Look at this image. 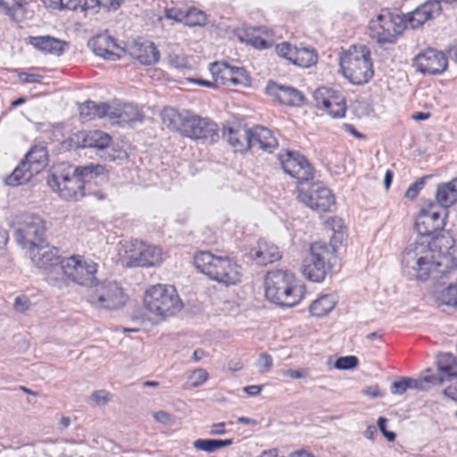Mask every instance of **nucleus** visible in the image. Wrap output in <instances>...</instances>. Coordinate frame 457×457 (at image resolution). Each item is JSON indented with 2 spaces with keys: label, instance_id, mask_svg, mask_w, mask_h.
<instances>
[{
  "label": "nucleus",
  "instance_id": "nucleus-1",
  "mask_svg": "<svg viewBox=\"0 0 457 457\" xmlns=\"http://www.w3.org/2000/svg\"><path fill=\"white\" fill-rule=\"evenodd\" d=\"M447 220L448 210L433 201L422 204L413 216L414 231L430 239L408 245L403 260L412 264L414 278L420 283L436 281L457 270L455 241L449 234H442Z\"/></svg>",
  "mask_w": 457,
  "mask_h": 457
},
{
  "label": "nucleus",
  "instance_id": "nucleus-2",
  "mask_svg": "<svg viewBox=\"0 0 457 457\" xmlns=\"http://www.w3.org/2000/svg\"><path fill=\"white\" fill-rule=\"evenodd\" d=\"M265 300L276 306L292 308L306 296V286L292 270L273 269L265 273L262 282Z\"/></svg>",
  "mask_w": 457,
  "mask_h": 457
},
{
  "label": "nucleus",
  "instance_id": "nucleus-3",
  "mask_svg": "<svg viewBox=\"0 0 457 457\" xmlns=\"http://www.w3.org/2000/svg\"><path fill=\"white\" fill-rule=\"evenodd\" d=\"M162 123L170 131L194 141L214 140L218 137L215 122L187 110L164 107L160 113Z\"/></svg>",
  "mask_w": 457,
  "mask_h": 457
},
{
  "label": "nucleus",
  "instance_id": "nucleus-4",
  "mask_svg": "<svg viewBox=\"0 0 457 457\" xmlns=\"http://www.w3.org/2000/svg\"><path fill=\"white\" fill-rule=\"evenodd\" d=\"M182 308V300L172 285L158 283L145 291L143 316L153 324H159L168 320Z\"/></svg>",
  "mask_w": 457,
  "mask_h": 457
},
{
  "label": "nucleus",
  "instance_id": "nucleus-5",
  "mask_svg": "<svg viewBox=\"0 0 457 457\" xmlns=\"http://www.w3.org/2000/svg\"><path fill=\"white\" fill-rule=\"evenodd\" d=\"M194 266L207 278L224 287L237 286L244 278L242 265L228 255L200 252L194 256Z\"/></svg>",
  "mask_w": 457,
  "mask_h": 457
},
{
  "label": "nucleus",
  "instance_id": "nucleus-6",
  "mask_svg": "<svg viewBox=\"0 0 457 457\" xmlns=\"http://www.w3.org/2000/svg\"><path fill=\"white\" fill-rule=\"evenodd\" d=\"M338 73L352 86L368 84L374 76L370 49L362 44L343 48L337 57Z\"/></svg>",
  "mask_w": 457,
  "mask_h": 457
},
{
  "label": "nucleus",
  "instance_id": "nucleus-7",
  "mask_svg": "<svg viewBox=\"0 0 457 457\" xmlns=\"http://www.w3.org/2000/svg\"><path fill=\"white\" fill-rule=\"evenodd\" d=\"M113 258L117 263L126 268L151 269L164 262V253L156 245L131 240L120 243Z\"/></svg>",
  "mask_w": 457,
  "mask_h": 457
},
{
  "label": "nucleus",
  "instance_id": "nucleus-8",
  "mask_svg": "<svg viewBox=\"0 0 457 457\" xmlns=\"http://www.w3.org/2000/svg\"><path fill=\"white\" fill-rule=\"evenodd\" d=\"M24 256L41 270L46 281L56 288L64 287L63 278L59 274L62 260L55 247L51 246L46 239L22 250Z\"/></svg>",
  "mask_w": 457,
  "mask_h": 457
},
{
  "label": "nucleus",
  "instance_id": "nucleus-9",
  "mask_svg": "<svg viewBox=\"0 0 457 457\" xmlns=\"http://www.w3.org/2000/svg\"><path fill=\"white\" fill-rule=\"evenodd\" d=\"M336 257L322 247L309 243L307 255L299 264V273L310 284H322L331 278L334 268L331 259Z\"/></svg>",
  "mask_w": 457,
  "mask_h": 457
},
{
  "label": "nucleus",
  "instance_id": "nucleus-10",
  "mask_svg": "<svg viewBox=\"0 0 457 457\" xmlns=\"http://www.w3.org/2000/svg\"><path fill=\"white\" fill-rule=\"evenodd\" d=\"M8 226L13 233L14 240L22 251L45 239L46 225L38 215L21 212L12 214Z\"/></svg>",
  "mask_w": 457,
  "mask_h": 457
},
{
  "label": "nucleus",
  "instance_id": "nucleus-11",
  "mask_svg": "<svg viewBox=\"0 0 457 457\" xmlns=\"http://www.w3.org/2000/svg\"><path fill=\"white\" fill-rule=\"evenodd\" d=\"M370 37L379 46L394 45L403 34L400 13L387 9L375 13L368 22Z\"/></svg>",
  "mask_w": 457,
  "mask_h": 457
},
{
  "label": "nucleus",
  "instance_id": "nucleus-12",
  "mask_svg": "<svg viewBox=\"0 0 457 457\" xmlns=\"http://www.w3.org/2000/svg\"><path fill=\"white\" fill-rule=\"evenodd\" d=\"M98 265L84 255L72 254L62 260L60 275L63 278L64 287L67 280L87 287L96 285Z\"/></svg>",
  "mask_w": 457,
  "mask_h": 457
},
{
  "label": "nucleus",
  "instance_id": "nucleus-13",
  "mask_svg": "<svg viewBox=\"0 0 457 457\" xmlns=\"http://www.w3.org/2000/svg\"><path fill=\"white\" fill-rule=\"evenodd\" d=\"M296 197L303 205L315 212L328 213L337 207L335 193L320 183L299 184L296 187Z\"/></svg>",
  "mask_w": 457,
  "mask_h": 457
},
{
  "label": "nucleus",
  "instance_id": "nucleus-14",
  "mask_svg": "<svg viewBox=\"0 0 457 457\" xmlns=\"http://www.w3.org/2000/svg\"><path fill=\"white\" fill-rule=\"evenodd\" d=\"M312 99L315 109L327 119L338 120L345 117L346 98L339 89L328 86L320 87L314 90Z\"/></svg>",
  "mask_w": 457,
  "mask_h": 457
},
{
  "label": "nucleus",
  "instance_id": "nucleus-15",
  "mask_svg": "<svg viewBox=\"0 0 457 457\" xmlns=\"http://www.w3.org/2000/svg\"><path fill=\"white\" fill-rule=\"evenodd\" d=\"M274 52L278 58L299 69L314 67L319 60V55L313 48L289 41L277 44Z\"/></svg>",
  "mask_w": 457,
  "mask_h": 457
},
{
  "label": "nucleus",
  "instance_id": "nucleus-16",
  "mask_svg": "<svg viewBox=\"0 0 457 457\" xmlns=\"http://www.w3.org/2000/svg\"><path fill=\"white\" fill-rule=\"evenodd\" d=\"M322 226L328 240L319 237L310 243L337 255L338 248L343 246L348 239V228L344 218L339 215L327 216L322 221Z\"/></svg>",
  "mask_w": 457,
  "mask_h": 457
},
{
  "label": "nucleus",
  "instance_id": "nucleus-17",
  "mask_svg": "<svg viewBox=\"0 0 457 457\" xmlns=\"http://www.w3.org/2000/svg\"><path fill=\"white\" fill-rule=\"evenodd\" d=\"M210 72L218 85L237 88L251 89L253 81L244 67L231 65L228 62H214Z\"/></svg>",
  "mask_w": 457,
  "mask_h": 457
},
{
  "label": "nucleus",
  "instance_id": "nucleus-18",
  "mask_svg": "<svg viewBox=\"0 0 457 457\" xmlns=\"http://www.w3.org/2000/svg\"><path fill=\"white\" fill-rule=\"evenodd\" d=\"M91 304L96 308L113 311L122 308L127 302L123 290L115 283L104 282L93 287Z\"/></svg>",
  "mask_w": 457,
  "mask_h": 457
},
{
  "label": "nucleus",
  "instance_id": "nucleus-19",
  "mask_svg": "<svg viewBox=\"0 0 457 457\" xmlns=\"http://www.w3.org/2000/svg\"><path fill=\"white\" fill-rule=\"evenodd\" d=\"M112 142V137L98 129L80 130L71 135L62 142L66 149L87 148L95 151H104Z\"/></svg>",
  "mask_w": 457,
  "mask_h": 457
},
{
  "label": "nucleus",
  "instance_id": "nucleus-20",
  "mask_svg": "<svg viewBox=\"0 0 457 457\" xmlns=\"http://www.w3.org/2000/svg\"><path fill=\"white\" fill-rule=\"evenodd\" d=\"M48 185L61 197L68 201H79L85 195L83 181L74 170L71 174L60 171L53 173L49 177Z\"/></svg>",
  "mask_w": 457,
  "mask_h": 457
},
{
  "label": "nucleus",
  "instance_id": "nucleus-21",
  "mask_svg": "<svg viewBox=\"0 0 457 457\" xmlns=\"http://www.w3.org/2000/svg\"><path fill=\"white\" fill-rule=\"evenodd\" d=\"M87 46L95 55L106 61H119L127 54V48L108 31L90 37Z\"/></svg>",
  "mask_w": 457,
  "mask_h": 457
},
{
  "label": "nucleus",
  "instance_id": "nucleus-22",
  "mask_svg": "<svg viewBox=\"0 0 457 457\" xmlns=\"http://www.w3.org/2000/svg\"><path fill=\"white\" fill-rule=\"evenodd\" d=\"M244 256L259 265L266 266L282 260L283 254L279 247L271 241L259 238L243 249Z\"/></svg>",
  "mask_w": 457,
  "mask_h": 457
},
{
  "label": "nucleus",
  "instance_id": "nucleus-23",
  "mask_svg": "<svg viewBox=\"0 0 457 457\" xmlns=\"http://www.w3.org/2000/svg\"><path fill=\"white\" fill-rule=\"evenodd\" d=\"M222 137L235 154L245 155L252 146V130L240 123H228L222 127Z\"/></svg>",
  "mask_w": 457,
  "mask_h": 457
},
{
  "label": "nucleus",
  "instance_id": "nucleus-24",
  "mask_svg": "<svg viewBox=\"0 0 457 457\" xmlns=\"http://www.w3.org/2000/svg\"><path fill=\"white\" fill-rule=\"evenodd\" d=\"M278 160L282 170L297 180L298 185L307 182L312 178V168L303 156L285 150L279 153Z\"/></svg>",
  "mask_w": 457,
  "mask_h": 457
},
{
  "label": "nucleus",
  "instance_id": "nucleus-25",
  "mask_svg": "<svg viewBox=\"0 0 457 457\" xmlns=\"http://www.w3.org/2000/svg\"><path fill=\"white\" fill-rule=\"evenodd\" d=\"M412 64L418 72L425 75H441L448 69L445 54L435 49H428L417 54Z\"/></svg>",
  "mask_w": 457,
  "mask_h": 457
},
{
  "label": "nucleus",
  "instance_id": "nucleus-26",
  "mask_svg": "<svg viewBox=\"0 0 457 457\" xmlns=\"http://www.w3.org/2000/svg\"><path fill=\"white\" fill-rule=\"evenodd\" d=\"M442 12V7L437 1H428L411 12L400 14L403 32L406 29H417L422 27L427 21L438 16Z\"/></svg>",
  "mask_w": 457,
  "mask_h": 457
},
{
  "label": "nucleus",
  "instance_id": "nucleus-27",
  "mask_svg": "<svg viewBox=\"0 0 457 457\" xmlns=\"http://www.w3.org/2000/svg\"><path fill=\"white\" fill-rule=\"evenodd\" d=\"M126 55L144 66H154L161 60V52L157 45L147 38L134 39L127 48Z\"/></svg>",
  "mask_w": 457,
  "mask_h": 457
},
{
  "label": "nucleus",
  "instance_id": "nucleus-28",
  "mask_svg": "<svg viewBox=\"0 0 457 457\" xmlns=\"http://www.w3.org/2000/svg\"><path fill=\"white\" fill-rule=\"evenodd\" d=\"M265 94L277 101L279 104L290 108H301L306 104L304 95L299 90L269 82L265 87Z\"/></svg>",
  "mask_w": 457,
  "mask_h": 457
},
{
  "label": "nucleus",
  "instance_id": "nucleus-29",
  "mask_svg": "<svg viewBox=\"0 0 457 457\" xmlns=\"http://www.w3.org/2000/svg\"><path fill=\"white\" fill-rule=\"evenodd\" d=\"M27 43L34 50L53 59L62 58L69 48L68 41L49 35L29 37Z\"/></svg>",
  "mask_w": 457,
  "mask_h": 457
},
{
  "label": "nucleus",
  "instance_id": "nucleus-30",
  "mask_svg": "<svg viewBox=\"0 0 457 457\" xmlns=\"http://www.w3.org/2000/svg\"><path fill=\"white\" fill-rule=\"evenodd\" d=\"M453 378H457V359L451 353H444L437 361L436 372L425 376L423 381L438 386Z\"/></svg>",
  "mask_w": 457,
  "mask_h": 457
},
{
  "label": "nucleus",
  "instance_id": "nucleus-31",
  "mask_svg": "<svg viewBox=\"0 0 457 457\" xmlns=\"http://www.w3.org/2000/svg\"><path fill=\"white\" fill-rule=\"evenodd\" d=\"M237 37L243 43L257 50L268 49L272 46L273 32L259 27L241 28L237 30Z\"/></svg>",
  "mask_w": 457,
  "mask_h": 457
},
{
  "label": "nucleus",
  "instance_id": "nucleus-32",
  "mask_svg": "<svg viewBox=\"0 0 457 457\" xmlns=\"http://www.w3.org/2000/svg\"><path fill=\"white\" fill-rule=\"evenodd\" d=\"M430 299L438 309L457 311V281L435 285Z\"/></svg>",
  "mask_w": 457,
  "mask_h": 457
},
{
  "label": "nucleus",
  "instance_id": "nucleus-33",
  "mask_svg": "<svg viewBox=\"0 0 457 457\" xmlns=\"http://www.w3.org/2000/svg\"><path fill=\"white\" fill-rule=\"evenodd\" d=\"M338 297L335 293L319 295L310 302L307 313L314 320L324 319L336 309Z\"/></svg>",
  "mask_w": 457,
  "mask_h": 457
},
{
  "label": "nucleus",
  "instance_id": "nucleus-34",
  "mask_svg": "<svg viewBox=\"0 0 457 457\" xmlns=\"http://www.w3.org/2000/svg\"><path fill=\"white\" fill-rule=\"evenodd\" d=\"M165 17L188 27H203L207 23L205 13L195 8H171L165 12Z\"/></svg>",
  "mask_w": 457,
  "mask_h": 457
},
{
  "label": "nucleus",
  "instance_id": "nucleus-35",
  "mask_svg": "<svg viewBox=\"0 0 457 457\" xmlns=\"http://www.w3.org/2000/svg\"><path fill=\"white\" fill-rule=\"evenodd\" d=\"M22 162L35 173L40 174L49 163V153L45 145L32 146L25 154Z\"/></svg>",
  "mask_w": 457,
  "mask_h": 457
},
{
  "label": "nucleus",
  "instance_id": "nucleus-36",
  "mask_svg": "<svg viewBox=\"0 0 457 457\" xmlns=\"http://www.w3.org/2000/svg\"><path fill=\"white\" fill-rule=\"evenodd\" d=\"M434 203L447 210L448 207L457 203V178L439 184L435 192Z\"/></svg>",
  "mask_w": 457,
  "mask_h": 457
},
{
  "label": "nucleus",
  "instance_id": "nucleus-37",
  "mask_svg": "<svg viewBox=\"0 0 457 457\" xmlns=\"http://www.w3.org/2000/svg\"><path fill=\"white\" fill-rule=\"evenodd\" d=\"M110 115L119 124H130L142 120L139 110L135 105L127 103L113 106Z\"/></svg>",
  "mask_w": 457,
  "mask_h": 457
},
{
  "label": "nucleus",
  "instance_id": "nucleus-38",
  "mask_svg": "<svg viewBox=\"0 0 457 457\" xmlns=\"http://www.w3.org/2000/svg\"><path fill=\"white\" fill-rule=\"evenodd\" d=\"M253 140L257 147L267 154L272 153L278 147V141L273 133L262 127L255 128L252 130Z\"/></svg>",
  "mask_w": 457,
  "mask_h": 457
},
{
  "label": "nucleus",
  "instance_id": "nucleus-39",
  "mask_svg": "<svg viewBox=\"0 0 457 457\" xmlns=\"http://www.w3.org/2000/svg\"><path fill=\"white\" fill-rule=\"evenodd\" d=\"M35 173L21 161L19 165L4 178V185L9 187H18L28 184Z\"/></svg>",
  "mask_w": 457,
  "mask_h": 457
},
{
  "label": "nucleus",
  "instance_id": "nucleus-40",
  "mask_svg": "<svg viewBox=\"0 0 457 457\" xmlns=\"http://www.w3.org/2000/svg\"><path fill=\"white\" fill-rule=\"evenodd\" d=\"M28 3L26 0H0V12L12 21H21L26 13Z\"/></svg>",
  "mask_w": 457,
  "mask_h": 457
},
{
  "label": "nucleus",
  "instance_id": "nucleus-41",
  "mask_svg": "<svg viewBox=\"0 0 457 457\" xmlns=\"http://www.w3.org/2000/svg\"><path fill=\"white\" fill-rule=\"evenodd\" d=\"M220 315L228 320H236L244 313L240 298L232 296L225 299L220 306Z\"/></svg>",
  "mask_w": 457,
  "mask_h": 457
},
{
  "label": "nucleus",
  "instance_id": "nucleus-42",
  "mask_svg": "<svg viewBox=\"0 0 457 457\" xmlns=\"http://www.w3.org/2000/svg\"><path fill=\"white\" fill-rule=\"evenodd\" d=\"M326 365L329 369L338 371H348L355 370L359 365V360L355 355L338 356L328 358Z\"/></svg>",
  "mask_w": 457,
  "mask_h": 457
},
{
  "label": "nucleus",
  "instance_id": "nucleus-43",
  "mask_svg": "<svg viewBox=\"0 0 457 457\" xmlns=\"http://www.w3.org/2000/svg\"><path fill=\"white\" fill-rule=\"evenodd\" d=\"M234 443L232 438L224 440L219 439H197L194 441L193 446L195 450L204 453H212L220 448H226L232 445Z\"/></svg>",
  "mask_w": 457,
  "mask_h": 457
},
{
  "label": "nucleus",
  "instance_id": "nucleus-44",
  "mask_svg": "<svg viewBox=\"0 0 457 457\" xmlns=\"http://www.w3.org/2000/svg\"><path fill=\"white\" fill-rule=\"evenodd\" d=\"M74 171L76 175L83 181L99 176H106V170L100 164H91L87 166L77 167Z\"/></svg>",
  "mask_w": 457,
  "mask_h": 457
},
{
  "label": "nucleus",
  "instance_id": "nucleus-45",
  "mask_svg": "<svg viewBox=\"0 0 457 457\" xmlns=\"http://www.w3.org/2000/svg\"><path fill=\"white\" fill-rule=\"evenodd\" d=\"M42 6L52 12H72L74 0H40Z\"/></svg>",
  "mask_w": 457,
  "mask_h": 457
},
{
  "label": "nucleus",
  "instance_id": "nucleus-46",
  "mask_svg": "<svg viewBox=\"0 0 457 457\" xmlns=\"http://www.w3.org/2000/svg\"><path fill=\"white\" fill-rule=\"evenodd\" d=\"M351 112L357 120H365L371 116L373 109L370 103L356 100L351 106Z\"/></svg>",
  "mask_w": 457,
  "mask_h": 457
},
{
  "label": "nucleus",
  "instance_id": "nucleus-47",
  "mask_svg": "<svg viewBox=\"0 0 457 457\" xmlns=\"http://www.w3.org/2000/svg\"><path fill=\"white\" fill-rule=\"evenodd\" d=\"M112 395L106 389H97L93 391L89 397L88 402L94 407H104L110 403L112 401Z\"/></svg>",
  "mask_w": 457,
  "mask_h": 457
},
{
  "label": "nucleus",
  "instance_id": "nucleus-48",
  "mask_svg": "<svg viewBox=\"0 0 457 457\" xmlns=\"http://www.w3.org/2000/svg\"><path fill=\"white\" fill-rule=\"evenodd\" d=\"M409 388H420V383L411 378H402L393 383L391 392L393 395H403Z\"/></svg>",
  "mask_w": 457,
  "mask_h": 457
},
{
  "label": "nucleus",
  "instance_id": "nucleus-49",
  "mask_svg": "<svg viewBox=\"0 0 457 457\" xmlns=\"http://www.w3.org/2000/svg\"><path fill=\"white\" fill-rule=\"evenodd\" d=\"M168 65L175 70H185L189 67L187 57L180 54H171L168 56Z\"/></svg>",
  "mask_w": 457,
  "mask_h": 457
},
{
  "label": "nucleus",
  "instance_id": "nucleus-50",
  "mask_svg": "<svg viewBox=\"0 0 457 457\" xmlns=\"http://www.w3.org/2000/svg\"><path fill=\"white\" fill-rule=\"evenodd\" d=\"M96 0H74L73 12L90 13L96 12Z\"/></svg>",
  "mask_w": 457,
  "mask_h": 457
},
{
  "label": "nucleus",
  "instance_id": "nucleus-51",
  "mask_svg": "<svg viewBox=\"0 0 457 457\" xmlns=\"http://www.w3.org/2000/svg\"><path fill=\"white\" fill-rule=\"evenodd\" d=\"M208 372L203 369H197L188 376V381L192 387H198L202 386L208 380Z\"/></svg>",
  "mask_w": 457,
  "mask_h": 457
},
{
  "label": "nucleus",
  "instance_id": "nucleus-52",
  "mask_svg": "<svg viewBox=\"0 0 457 457\" xmlns=\"http://www.w3.org/2000/svg\"><path fill=\"white\" fill-rule=\"evenodd\" d=\"M154 420L162 426H170L175 423L174 416L167 411L158 410L152 413Z\"/></svg>",
  "mask_w": 457,
  "mask_h": 457
},
{
  "label": "nucleus",
  "instance_id": "nucleus-53",
  "mask_svg": "<svg viewBox=\"0 0 457 457\" xmlns=\"http://www.w3.org/2000/svg\"><path fill=\"white\" fill-rule=\"evenodd\" d=\"M125 0H96V12L100 9H105L107 11H116Z\"/></svg>",
  "mask_w": 457,
  "mask_h": 457
},
{
  "label": "nucleus",
  "instance_id": "nucleus-54",
  "mask_svg": "<svg viewBox=\"0 0 457 457\" xmlns=\"http://www.w3.org/2000/svg\"><path fill=\"white\" fill-rule=\"evenodd\" d=\"M126 452L117 445H111L104 449L103 457H126Z\"/></svg>",
  "mask_w": 457,
  "mask_h": 457
},
{
  "label": "nucleus",
  "instance_id": "nucleus-55",
  "mask_svg": "<svg viewBox=\"0 0 457 457\" xmlns=\"http://www.w3.org/2000/svg\"><path fill=\"white\" fill-rule=\"evenodd\" d=\"M386 419L383 417H380L378 420V426L382 432L383 436L388 442H393L395 438V434L392 431H387V428H386Z\"/></svg>",
  "mask_w": 457,
  "mask_h": 457
},
{
  "label": "nucleus",
  "instance_id": "nucleus-56",
  "mask_svg": "<svg viewBox=\"0 0 457 457\" xmlns=\"http://www.w3.org/2000/svg\"><path fill=\"white\" fill-rule=\"evenodd\" d=\"M423 187V182L422 181H417L413 183L406 191H405V197L408 199H413L415 198L419 192Z\"/></svg>",
  "mask_w": 457,
  "mask_h": 457
},
{
  "label": "nucleus",
  "instance_id": "nucleus-57",
  "mask_svg": "<svg viewBox=\"0 0 457 457\" xmlns=\"http://www.w3.org/2000/svg\"><path fill=\"white\" fill-rule=\"evenodd\" d=\"M227 433L226 424L224 422H215L210 427L212 436H224Z\"/></svg>",
  "mask_w": 457,
  "mask_h": 457
},
{
  "label": "nucleus",
  "instance_id": "nucleus-58",
  "mask_svg": "<svg viewBox=\"0 0 457 457\" xmlns=\"http://www.w3.org/2000/svg\"><path fill=\"white\" fill-rule=\"evenodd\" d=\"M256 365L263 370H268L272 366V359L268 354H262L258 358Z\"/></svg>",
  "mask_w": 457,
  "mask_h": 457
},
{
  "label": "nucleus",
  "instance_id": "nucleus-59",
  "mask_svg": "<svg viewBox=\"0 0 457 457\" xmlns=\"http://www.w3.org/2000/svg\"><path fill=\"white\" fill-rule=\"evenodd\" d=\"M9 233L5 229H0V253H4L9 245Z\"/></svg>",
  "mask_w": 457,
  "mask_h": 457
},
{
  "label": "nucleus",
  "instance_id": "nucleus-60",
  "mask_svg": "<svg viewBox=\"0 0 457 457\" xmlns=\"http://www.w3.org/2000/svg\"><path fill=\"white\" fill-rule=\"evenodd\" d=\"M187 81L191 84L201 86V87H209V88H216V87L218 85V83H216L214 79H213V81H210V80H205V79H188Z\"/></svg>",
  "mask_w": 457,
  "mask_h": 457
},
{
  "label": "nucleus",
  "instance_id": "nucleus-61",
  "mask_svg": "<svg viewBox=\"0 0 457 457\" xmlns=\"http://www.w3.org/2000/svg\"><path fill=\"white\" fill-rule=\"evenodd\" d=\"M14 309L18 312H25L29 307V303L26 298L17 297L13 303Z\"/></svg>",
  "mask_w": 457,
  "mask_h": 457
},
{
  "label": "nucleus",
  "instance_id": "nucleus-62",
  "mask_svg": "<svg viewBox=\"0 0 457 457\" xmlns=\"http://www.w3.org/2000/svg\"><path fill=\"white\" fill-rule=\"evenodd\" d=\"M443 394L445 397L457 402V383L447 386Z\"/></svg>",
  "mask_w": 457,
  "mask_h": 457
},
{
  "label": "nucleus",
  "instance_id": "nucleus-63",
  "mask_svg": "<svg viewBox=\"0 0 457 457\" xmlns=\"http://www.w3.org/2000/svg\"><path fill=\"white\" fill-rule=\"evenodd\" d=\"M256 457H284L283 454L275 448H270L262 451Z\"/></svg>",
  "mask_w": 457,
  "mask_h": 457
},
{
  "label": "nucleus",
  "instance_id": "nucleus-64",
  "mask_svg": "<svg viewBox=\"0 0 457 457\" xmlns=\"http://www.w3.org/2000/svg\"><path fill=\"white\" fill-rule=\"evenodd\" d=\"M262 391V386L259 385H252L244 387V392L251 396L258 395Z\"/></svg>",
  "mask_w": 457,
  "mask_h": 457
}]
</instances>
